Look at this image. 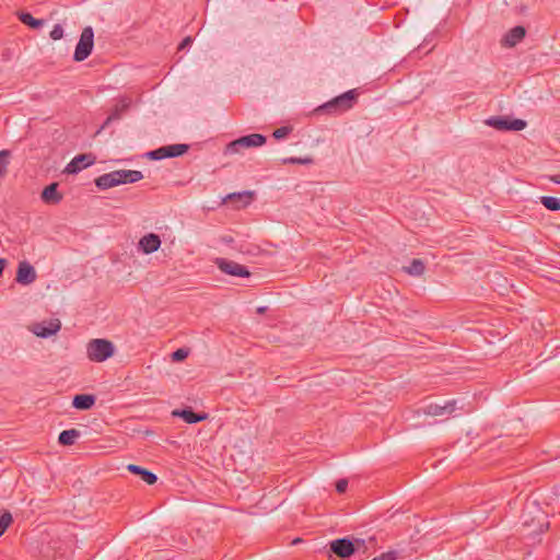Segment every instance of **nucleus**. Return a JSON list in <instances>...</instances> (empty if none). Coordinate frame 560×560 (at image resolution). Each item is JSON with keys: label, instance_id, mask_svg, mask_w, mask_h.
<instances>
[{"label": "nucleus", "instance_id": "13", "mask_svg": "<svg viewBox=\"0 0 560 560\" xmlns=\"http://www.w3.org/2000/svg\"><path fill=\"white\" fill-rule=\"evenodd\" d=\"M61 324L59 319L43 322L35 325L33 331L36 336L48 338L60 330Z\"/></svg>", "mask_w": 560, "mask_h": 560}, {"label": "nucleus", "instance_id": "11", "mask_svg": "<svg viewBox=\"0 0 560 560\" xmlns=\"http://www.w3.org/2000/svg\"><path fill=\"white\" fill-rule=\"evenodd\" d=\"M37 278L35 268L26 260L20 261L18 265L15 281L22 285L33 283Z\"/></svg>", "mask_w": 560, "mask_h": 560}, {"label": "nucleus", "instance_id": "33", "mask_svg": "<svg viewBox=\"0 0 560 560\" xmlns=\"http://www.w3.org/2000/svg\"><path fill=\"white\" fill-rule=\"evenodd\" d=\"M284 164H311L313 163V159L311 158H288L283 160Z\"/></svg>", "mask_w": 560, "mask_h": 560}, {"label": "nucleus", "instance_id": "31", "mask_svg": "<svg viewBox=\"0 0 560 560\" xmlns=\"http://www.w3.org/2000/svg\"><path fill=\"white\" fill-rule=\"evenodd\" d=\"M188 354H189L188 349L178 348L171 354V358L174 362H180V361L185 360L188 357Z\"/></svg>", "mask_w": 560, "mask_h": 560}, {"label": "nucleus", "instance_id": "36", "mask_svg": "<svg viewBox=\"0 0 560 560\" xmlns=\"http://www.w3.org/2000/svg\"><path fill=\"white\" fill-rule=\"evenodd\" d=\"M347 488H348V480L342 478V479H339L337 482H336V491L338 493H345L347 491Z\"/></svg>", "mask_w": 560, "mask_h": 560}, {"label": "nucleus", "instance_id": "37", "mask_svg": "<svg viewBox=\"0 0 560 560\" xmlns=\"http://www.w3.org/2000/svg\"><path fill=\"white\" fill-rule=\"evenodd\" d=\"M191 44H192V38L190 36H187L178 45V50H183L186 47L190 46Z\"/></svg>", "mask_w": 560, "mask_h": 560}, {"label": "nucleus", "instance_id": "28", "mask_svg": "<svg viewBox=\"0 0 560 560\" xmlns=\"http://www.w3.org/2000/svg\"><path fill=\"white\" fill-rule=\"evenodd\" d=\"M253 192L250 191H244V192H233L226 196L224 201H243L244 206L249 202V199H252Z\"/></svg>", "mask_w": 560, "mask_h": 560}, {"label": "nucleus", "instance_id": "26", "mask_svg": "<svg viewBox=\"0 0 560 560\" xmlns=\"http://www.w3.org/2000/svg\"><path fill=\"white\" fill-rule=\"evenodd\" d=\"M540 203L549 211H559L560 210V198L552 196H541Z\"/></svg>", "mask_w": 560, "mask_h": 560}, {"label": "nucleus", "instance_id": "30", "mask_svg": "<svg viewBox=\"0 0 560 560\" xmlns=\"http://www.w3.org/2000/svg\"><path fill=\"white\" fill-rule=\"evenodd\" d=\"M12 521V514L9 511L0 512V537L5 533Z\"/></svg>", "mask_w": 560, "mask_h": 560}, {"label": "nucleus", "instance_id": "1", "mask_svg": "<svg viewBox=\"0 0 560 560\" xmlns=\"http://www.w3.org/2000/svg\"><path fill=\"white\" fill-rule=\"evenodd\" d=\"M358 96L355 89L349 90L316 107L314 114L340 115L355 105Z\"/></svg>", "mask_w": 560, "mask_h": 560}, {"label": "nucleus", "instance_id": "9", "mask_svg": "<svg viewBox=\"0 0 560 560\" xmlns=\"http://www.w3.org/2000/svg\"><path fill=\"white\" fill-rule=\"evenodd\" d=\"M330 552L347 559L355 553V545L350 537L338 538L329 542Z\"/></svg>", "mask_w": 560, "mask_h": 560}, {"label": "nucleus", "instance_id": "12", "mask_svg": "<svg viewBox=\"0 0 560 560\" xmlns=\"http://www.w3.org/2000/svg\"><path fill=\"white\" fill-rule=\"evenodd\" d=\"M120 177H121V175L119 173V170L113 171L110 173H106V174L98 176L95 179V185L98 189L106 190L108 188L121 185Z\"/></svg>", "mask_w": 560, "mask_h": 560}, {"label": "nucleus", "instance_id": "5", "mask_svg": "<svg viewBox=\"0 0 560 560\" xmlns=\"http://www.w3.org/2000/svg\"><path fill=\"white\" fill-rule=\"evenodd\" d=\"M485 124L489 127H492L497 130L504 131H521L525 129L526 121L520 118L510 119L504 116H492L488 118Z\"/></svg>", "mask_w": 560, "mask_h": 560}, {"label": "nucleus", "instance_id": "2", "mask_svg": "<svg viewBox=\"0 0 560 560\" xmlns=\"http://www.w3.org/2000/svg\"><path fill=\"white\" fill-rule=\"evenodd\" d=\"M115 347L107 339H92L86 346L88 358L93 362H104L113 357Z\"/></svg>", "mask_w": 560, "mask_h": 560}, {"label": "nucleus", "instance_id": "38", "mask_svg": "<svg viewBox=\"0 0 560 560\" xmlns=\"http://www.w3.org/2000/svg\"><path fill=\"white\" fill-rule=\"evenodd\" d=\"M551 180L556 184H560V174L551 176Z\"/></svg>", "mask_w": 560, "mask_h": 560}, {"label": "nucleus", "instance_id": "34", "mask_svg": "<svg viewBox=\"0 0 560 560\" xmlns=\"http://www.w3.org/2000/svg\"><path fill=\"white\" fill-rule=\"evenodd\" d=\"M50 38L54 39V40H59L63 37V28L60 24H56L50 34H49Z\"/></svg>", "mask_w": 560, "mask_h": 560}, {"label": "nucleus", "instance_id": "21", "mask_svg": "<svg viewBox=\"0 0 560 560\" xmlns=\"http://www.w3.org/2000/svg\"><path fill=\"white\" fill-rule=\"evenodd\" d=\"M523 526L528 528V535H539L544 533L548 528V524L541 523L539 520L537 525H534V518L529 522L526 517V513L524 512L522 515Z\"/></svg>", "mask_w": 560, "mask_h": 560}, {"label": "nucleus", "instance_id": "27", "mask_svg": "<svg viewBox=\"0 0 560 560\" xmlns=\"http://www.w3.org/2000/svg\"><path fill=\"white\" fill-rule=\"evenodd\" d=\"M352 541L355 545V552L365 553L369 550V545L373 547L376 545V538L374 536L370 537L368 540L362 538H354Z\"/></svg>", "mask_w": 560, "mask_h": 560}, {"label": "nucleus", "instance_id": "24", "mask_svg": "<svg viewBox=\"0 0 560 560\" xmlns=\"http://www.w3.org/2000/svg\"><path fill=\"white\" fill-rule=\"evenodd\" d=\"M405 271L410 276L419 277L423 275L425 270L424 262L421 259L415 258L408 267L404 268Z\"/></svg>", "mask_w": 560, "mask_h": 560}, {"label": "nucleus", "instance_id": "10", "mask_svg": "<svg viewBox=\"0 0 560 560\" xmlns=\"http://www.w3.org/2000/svg\"><path fill=\"white\" fill-rule=\"evenodd\" d=\"M95 155L92 153H82L74 156L65 168L67 174H78L80 171L95 163Z\"/></svg>", "mask_w": 560, "mask_h": 560}, {"label": "nucleus", "instance_id": "29", "mask_svg": "<svg viewBox=\"0 0 560 560\" xmlns=\"http://www.w3.org/2000/svg\"><path fill=\"white\" fill-rule=\"evenodd\" d=\"M11 152L9 150L0 151V177H4L8 174V165L10 163Z\"/></svg>", "mask_w": 560, "mask_h": 560}, {"label": "nucleus", "instance_id": "39", "mask_svg": "<svg viewBox=\"0 0 560 560\" xmlns=\"http://www.w3.org/2000/svg\"><path fill=\"white\" fill-rule=\"evenodd\" d=\"M266 308H267V307H265V306H262V307H258V308H257V312H258V313H265Z\"/></svg>", "mask_w": 560, "mask_h": 560}, {"label": "nucleus", "instance_id": "14", "mask_svg": "<svg viewBox=\"0 0 560 560\" xmlns=\"http://www.w3.org/2000/svg\"><path fill=\"white\" fill-rule=\"evenodd\" d=\"M161 246V238L155 233H149L139 241V249L144 254H152Z\"/></svg>", "mask_w": 560, "mask_h": 560}, {"label": "nucleus", "instance_id": "22", "mask_svg": "<svg viewBox=\"0 0 560 560\" xmlns=\"http://www.w3.org/2000/svg\"><path fill=\"white\" fill-rule=\"evenodd\" d=\"M18 18L23 24L27 25L30 28H33V30H38L45 24L44 20L35 19L28 12H20V13H18Z\"/></svg>", "mask_w": 560, "mask_h": 560}, {"label": "nucleus", "instance_id": "35", "mask_svg": "<svg viewBox=\"0 0 560 560\" xmlns=\"http://www.w3.org/2000/svg\"><path fill=\"white\" fill-rule=\"evenodd\" d=\"M397 559V552L396 551H387L382 553L378 557L373 558L372 560H396Z\"/></svg>", "mask_w": 560, "mask_h": 560}, {"label": "nucleus", "instance_id": "25", "mask_svg": "<svg viewBox=\"0 0 560 560\" xmlns=\"http://www.w3.org/2000/svg\"><path fill=\"white\" fill-rule=\"evenodd\" d=\"M128 107V104H122L121 106H116L115 109L108 115V117L105 119L103 125L101 126L97 133L105 129L112 121L119 120L121 118V114L124 110H126Z\"/></svg>", "mask_w": 560, "mask_h": 560}, {"label": "nucleus", "instance_id": "19", "mask_svg": "<svg viewBox=\"0 0 560 560\" xmlns=\"http://www.w3.org/2000/svg\"><path fill=\"white\" fill-rule=\"evenodd\" d=\"M96 401L92 394H78L72 399V407L78 410H90Z\"/></svg>", "mask_w": 560, "mask_h": 560}, {"label": "nucleus", "instance_id": "23", "mask_svg": "<svg viewBox=\"0 0 560 560\" xmlns=\"http://www.w3.org/2000/svg\"><path fill=\"white\" fill-rule=\"evenodd\" d=\"M119 173L121 175L120 180L121 184L127 183H137L143 178V175L140 171H133V170H119Z\"/></svg>", "mask_w": 560, "mask_h": 560}, {"label": "nucleus", "instance_id": "17", "mask_svg": "<svg viewBox=\"0 0 560 560\" xmlns=\"http://www.w3.org/2000/svg\"><path fill=\"white\" fill-rule=\"evenodd\" d=\"M40 198L47 205H58L62 200V195L58 191V183L47 185L43 189Z\"/></svg>", "mask_w": 560, "mask_h": 560}, {"label": "nucleus", "instance_id": "16", "mask_svg": "<svg viewBox=\"0 0 560 560\" xmlns=\"http://www.w3.org/2000/svg\"><path fill=\"white\" fill-rule=\"evenodd\" d=\"M526 35L524 26L517 25L511 28L502 38L501 43L505 47L516 46Z\"/></svg>", "mask_w": 560, "mask_h": 560}, {"label": "nucleus", "instance_id": "20", "mask_svg": "<svg viewBox=\"0 0 560 560\" xmlns=\"http://www.w3.org/2000/svg\"><path fill=\"white\" fill-rule=\"evenodd\" d=\"M79 436L80 431L77 429L63 430L58 436V443L63 446H70L74 444Z\"/></svg>", "mask_w": 560, "mask_h": 560}, {"label": "nucleus", "instance_id": "32", "mask_svg": "<svg viewBox=\"0 0 560 560\" xmlns=\"http://www.w3.org/2000/svg\"><path fill=\"white\" fill-rule=\"evenodd\" d=\"M291 131H292L291 127L283 126V127H280V128L276 129L272 132V136H273L275 139L281 140V139H284Z\"/></svg>", "mask_w": 560, "mask_h": 560}, {"label": "nucleus", "instance_id": "6", "mask_svg": "<svg viewBox=\"0 0 560 560\" xmlns=\"http://www.w3.org/2000/svg\"><path fill=\"white\" fill-rule=\"evenodd\" d=\"M189 145L185 143H176V144H170L160 147L155 150L149 151L147 153V156L150 160H162V159H170V158H177L186 152H188Z\"/></svg>", "mask_w": 560, "mask_h": 560}, {"label": "nucleus", "instance_id": "3", "mask_svg": "<svg viewBox=\"0 0 560 560\" xmlns=\"http://www.w3.org/2000/svg\"><path fill=\"white\" fill-rule=\"evenodd\" d=\"M266 141L267 138L260 133L243 136L228 143L224 149V154L231 155L241 152L243 149L261 147Z\"/></svg>", "mask_w": 560, "mask_h": 560}, {"label": "nucleus", "instance_id": "7", "mask_svg": "<svg viewBox=\"0 0 560 560\" xmlns=\"http://www.w3.org/2000/svg\"><path fill=\"white\" fill-rule=\"evenodd\" d=\"M215 266L225 275L241 278H248L250 276V271L247 267L226 258H215Z\"/></svg>", "mask_w": 560, "mask_h": 560}, {"label": "nucleus", "instance_id": "15", "mask_svg": "<svg viewBox=\"0 0 560 560\" xmlns=\"http://www.w3.org/2000/svg\"><path fill=\"white\" fill-rule=\"evenodd\" d=\"M174 417L182 418L186 423H198L208 418L206 412L197 413L191 408L176 409L172 412Z\"/></svg>", "mask_w": 560, "mask_h": 560}, {"label": "nucleus", "instance_id": "18", "mask_svg": "<svg viewBox=\"0 0 560 560\" xmlns=\"http://www.w3.org/2000/svg\"><path fill=\"white\" fill-rule=\"evenodd\" d=\"M127 470L133 475L139 476L147 485L151 486L158 481V476L155 474L141 466L129 464L127 466Z\"/></svg>", "mask_w": 560, "mask_h": 560}, {"label": "nucleus", "instance_id": "8", "mask_svg": "<svg viewBox=\"0 0 560 560\" xmlns=\"http://www.w3.org/2000/svg\"><path fill=\"white\" fill-rule=\"evenodd\" d=\"M456 400H447L444 405L439 404H429L422 408H420L417 413L425 415L431 417H448L456 410Z\"/></svg>", "mask_w": 560, "mask_h": 560}, {"label": "nucleus", "instance_id": "4", "mask_svg": "<svg viewBox=\"0 0 560 560\" xmlns=\"http://www.w3.org/2000/svg\"><path fill=\"white\" fill-rule=\"evenodd\" d=\"M94 46V31L91 26L83 28L79 42L75 46L73 60L77 62L85 60L93 50Z\"/></svg>", "mask_w": 560, "mask_h": 560}]
</instances>
